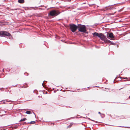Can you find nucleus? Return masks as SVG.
I'll use <instances>...</instances> for the list:
<instances>
[{"mask_svg": "<svg viewBox=\"0 0 130 130\" xmlns=\"http://www.w3.org/2000/svg\"><path fill=\"white\" fill-rule=\"evenodd\" d=\"M78 29L80 32L86 33L87 31L86 26L84 25H82L80 24H78Z\"/></svg>", "mask_w": 130, "mask_h": 130, "instance_id": "obj_1", "label": "nucleus"}, {"mask_svg": "<svg viewBox=\"0 0 130 130\" xmlns=\"http://www.w3.org/2000/svg\"><path fill=\"white\" fill-rule=\"evenodd\" d=\"M60 12L58 10H53L51 11L48 14V15L51 16H56L59 15Z\"/></svg>", "mask_w": 130, "mask_h": 130, "instance_id": "obj_2", "label": "nucleus"}, {"mask_svg": "<svg viewBox=\"0 0 130 130\" xmlns=\"http://www.w3.org/2000/svg\"><path fill=\"white\" fill-rule=\"evenodd\" d=\"M70 29L72 32H75L77 29H78V25L74 24H70Z\"/></svg>", "mask_w": 130, "mask_h": 130, "instance_id": "obj_3", "label": "nucleus"}, {"mask_svg": "<svg viewBox=\"0 0 130 130\" xmlns=\"http://www.w3.org/2000/svg\"><path fill=\"white\" fill-rule=\"evenodd\" d=\"M0 36L2 37L10 36H11V35L10 33L6 31H1L0 32Z\"/></svg>", "mask_w": 130, "mask_h": 130, "instance_id": "obj_4", "label": "nucleus"}, {"mask_svg": "<svg viewBox=\"0 0 130 130\" xmlns=\"http://www.w3.org/2000/svg\"><path fill=\"white\" fill-rule=\"evenodd\" d=\"M101 40L103 41L104 40L105 38L106 37L104 34L101 33H100L99 37Z\"/></svg>", "mask_w": 130, "mask_h": 130, "instance_id": "obj_5", "label": "nucleus"}, {"mask_svg": "<svg viewBox=\"0 0 130 130\" xmlns=\"http://www.w3.org/2000/svg\"><path fill=\"white\" fill-rule=\"evenodd\" d=\"M107 37L108 38L110 39L113 38H114L113 34L112 33H108V34H107Z\"/></svg>", "mask_w": 130, "mask_h": 130, "instance_id": "obj_6", "label": "nucleus"}, {"mask_svg": "<svg viewBox=\"0 0 130 130\" xmlns=\"http://www.w3.org/2000/svg\"><path fill=\"white\" fill-rule=\"evenodd\" d=\"M92 34H93V37L96 38L97 37H99V34L98 32H95L94 33H93Z\"/></svg>", "mask_w": 130, "mask_h": 130, "instance_id": "obj_7", "label": "nucleus"}, {"mask_svg": "<svg viewBox=\"0 0 130 130\" xmlns=\"http://www.w3.org/2000/svg\"><path fill=\"white\" fill-rule=\"evenodd\" d=\"M106 8L107 10L113 9L114 8L112 7H110L109 6L108 7H106Z\"/></svg>", "mask_w": 130, "mask_h": 130, "instance_id": "obj_8", "label": "nucleus"}, {"mask_svg": "<svg viewBox=\"0 0 130 130\" xmlns=\"http://www.w3.org/2000/svg\"><path fill=\"white\" fill-rule=\"evenodd\" d=\"M106 43H109L110 42V41L107 39L106 37L105 38L104 40H103Z\"/></svg>", "mask_w": 130, "mask_h": 130, "instance_id": "obj_9", "label": "nucleus"}, {"mask_svg": "<svg viewBox=\"0 0 130 130\" xmlns=\"http://www.w3.org/2000/svg\"><path fill=\"white\" fill-rule=\"evenodd\" d=\"M18 2L20 3H24V0H18Z\"/></svg>", "mask_w": 130, "mask_h": 130, "instance_id": "obj_10", "label": "nucleus"}, {"mask_svg": "<svg viewBox=\"0 0 130 130\" xmlns=\"http://www.w3.org/2000/svg\"><path fill=\"white\" fill-rule=\"evenodd\" d=\"M26 120H27V119L26 118H24L23 119H21L19 122H20L22 121H25Z\"/></svg>", "mask_w": 130, "mask_h": 130, "instance_id": "obj_11", "label": "nucleus"}, {"mask_svg": "<svg viewBox=\"0 0 130 130\" xmlns=\"http://www.w3.org/2000/svg\"><path fill=\"white\" fill-rule=\"evenodd\" d=\"M26 113L27 114H30L31 113V112L30 111H27L26 112Z\"/></svg>", "mask_w": 130, "mask_h": 130, "instance_id": "obj_12", "label": "nucleus"}, {"mask_svg": "<svg viewBox=\"0 0 130 130\" xmlns=\"http://www.w3.org/2000/svg\"><path fill=\"white\" fill-rule=\"evenodd\" d=\"M36 122L35 121H31V122H30L29 123L30 124H34Z\"/></svg>", "mask_w": 130, "mask_h": 130, "instance_id": "obj_13", "label": "nucleus"}, {"mask_svg": "<svg viewBox=\"0 0 130 130\" xmlns=\"http://www.w3.org/2000/svg\"><path fill=\"white\" fill-rule=\"evenodd\" d=\"M72 125V124H70L69 125V126L68 127V128L71 127Z\"/></svg>", "mask_w": 130, "mask_h": 130, "instance_id": "obj_14", "label": "nucleus"}, {"mask_svg": "<svg viewBox=\"0 0 130 130\" xmlns=\"http://www.w3.org/2000/svg\"><path fill=\"white\" fill-rule=\"evenodd\" d=\"M98 113H99V114H101V112H98Z\"/></svg>", "mask_w": 130, "mask_h": 130, "instance_id": "obj_15", "label": "nucleus"}, {"mask_svg": "<svg viewBox=\"0 0 130 130\" xmlns=\"http://www.w3.org/2000/svg\"><path fill=\"white\" fill-rule=\"evenodd\" d=\"M92 120V121H94V120Z\"/></svg>", "mask_w": 130, "mask_h": 130, "instance_id": "obj_16", "label": "nucleus"}, {"mask_svg": "<svg viewBox=\"0 0 130 130\" xmlns=\"http://www.w3.org/2000/svg\"><path fill=\"white\" fill-rule=\"evenodd\" d=\"M125 78H127L126 77V78H124V79H125Z\"/></svg>", "mask_w": 130, "mask_h": 130, "instance_id": "obj_17", "label": "nucleus"}]
</instances>
